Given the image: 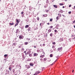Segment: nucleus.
I'll list each match as a JSON object with an SVG mask.
<instances>
[{
  "instance_id": "obj_1",
  "label": "nucleus",
  "mask_w": 75,
  "mask_h": 75,
  "mask_svg": "<svg viewBox=\"0 0 75 75\" xmlns=\"http://www.w3.org/2000/svg\"><path fill=\"white\" fill-rule=\"evenodd\" d=\"M19 38L20 39V40H21V39H23V35H21L19 36Z\"/></svg>"
},
{
  "instance_id": "obj_2",
  "label": "nucleus",
  "mask_w": 75,
  "mask_h": 75,
  "mask_svg": "<svg viewBox=\"0 0 75 75\" xmlns=\"http://www.w3.org/2000/svg\"><path fill=\"white\" fill-rule=\"evenodd\" d=\"M41 55L40 56V58H44V57H45V55H42V54H41Z\"/></svg>"
},
{
  "instance_id": "obj_3",
  "label": "nucleus",
  "mask_w": 75,
  "mask_h": 75,
  "mask_svg": "<svg viewBox=\"0 0 75 75\" xmlns=\"http://www.w3.org/2000/svg\"><path fill=\"white\" fill-rule=\"evenodd\" d=\"M63 38H61L59 39V41L60 42H62V41H63Z\"/></svg>"
},
{
  "instance_id": "obj_4",
  "label": "nucleus",
  "mask_w": 75,
  "mask_h": 75,
  "mask_svg": "<svg viewBox=\"0 0 75 75\" xmlns=\"http://www.w3.org/2000/svg\"><path fill=\"white\" fill-rule=\"evenodd\" d=\"M11 65L9 66V70L10 71H11Z\"/></svg>"
},
{
  "instance_id": "obj_5",
  "label": "nucleus",
  "mask_w": 75,
  "mask_h": 75,
  "mask_svg": "<svg viewBox=\"0 0 75 75\" xmlns=\"http://www.w3.org/2000/svg\"><path fill=\"white\" fill-rule=\"evenodd\" d=\"M38 55V54L36 53H34L33 54L34 57H37Z\"/></svg>"
},
{
  "instance_id": "obj_6",
  "label": "nucleus",
  "mask_w": 75,
  "mask_h": 75,
  "mask_svg": "<svg viewBox=\"0 0 75 75\" xmlns=\"http://www.w3.org/2000/svg\"><path fill=\"white\" fill-rule=\"evenodd\" d=\"M25 67H27V68H30V66L29 65H26Z\"/></svg>"
},
{
  "instance_id": "obj_7",
  "label": "nucleus",
  "mask_w": 75,
  "mask_h": 75,
  "mask_svg": "<svg viewBox=\"0 0 75 75\" xmlns=\"http://www.w3.org/2000/svg\"><path fill=\"white\" fill-rule=\"evenodd\" d=\"M53 6L54 8H58V6L57 5H53Z\"/></svg>"
},
{
  "instance_id": "obj_8",
  "label": "nucleus",
  "mask_w": 75,
  "mask_h": 75,
  "mask_svg": "<svg viewBox=\"0 0 75 75\" xmlns=\"http://www.w3.org/2000/svg\"><path fill=\"white\" fill-rule=\"evenodd\" d=\"M16 23H18V24L19 23V21H18V19H16Z\"/></svg>"
},
{
  "instance_id": "obj_9",
  "label": "nucleus",
  "mask_w": 75,
  "mask_h": 75,
  "mask_svg": "<svg viewBox=\"0 0 75 75\" xmlns=\"http://www.w3.org/2000/svg\"><path fill=\"white\" fill-rule=\"evenodd\" d=\"M25 45H27L28 44V42H24Z\"/></svg>"
},
{
  "instance_id": "obj_10",
  "label": "nucleus",
  "mask_w": 75,
  "mask_h": 75,
  "mask_svg": "<svg viewBox=\"0 0 75 75\" xmlns=\"http://www.w3.org/2000/svg\"><path fill=\"white\" fill-rule=\"evenodd\" d=\"M30 66H33V65H34V64H33V63H30Z\"/></svg>"
},
{
  "instance_id": "obj_11",
  "label": "nucleus",
  "mask_w": 75,
  "mask_h": 75,
  "mask_svg": "<svg viewBox=\"0 0 75 75\" xmlns=\"http://www.w3.org/2000/svg\"><path fill=\"white\" fill-rule=\"evenodd\" d=\"M62 47H59L58 48V51H59V50H61L62 49Z\"/></svg>"
},
{
  "instance_id": "obj_12",
  "label": "nucleus",
  "mask_w": 75,
  "mask_h": 75,
  "mask_svg": "<svg viewBox=\"0 0 75 75\" xmlns=\"http://www.w3.org/2000/svg\"><path fill=\"white\" fill-rule=\"evenodd\" d=\"M29 27V26L28 25H26L25 26V28H28Z\"/></svg>"
},
{
  "instance_id": "obj_13",
  "label": "nucleus",
  "mask_w": 75,
  "mask_h": 75,
  "mask_svg": "<svg viewBox=\"0 0 75 75\" xmlns=\"http://www.w3.org/2000/svg\"><path fill=\"white\" fill-rule=\"evenodd\" d=\"M9 24L10 25H14V23H9Z\"/></svg>"
},
{
  "instance_id": "obj_14",
  "label": "nucleus",
  "mask_w": 75,
  "mask_h": 75,
  "mask_svg": "<svg viewBox=\"0 0 75 75\" xmlns=\"http://www.w3.org/2000/svg\"><path fill=\"white\" fill-rule=\"evenodd\" d=\"M51 29H49V30H48V32H49V33H50V32H51Z\"/></svg>"
},
{
  "instance_id": "obj_15",
  "label": "nucleus",
  "mask_w": 75,
  "mask_h": 75,
  "mask_svg": "<svg viewBox=\"0 0 75 75\" xmlns=\"http://www.w3.org/2000/svg\"><path fill=\"white\" fill-rule=\"evenodd\" d=\"M37 74H39V73H40V71H37L36 72V73Z\"/></svg>"
},
{
  "instance_id": "obj_16",
  "label": "nucleus",
  "mask_w": 75,
  "mask_h": 75,
  "mask_svg": "<svg viewBox=\"0 0 75 75\" xmlns=\"http://www.w3.org/2000/svg\"><path fill=\"white\" fill-rule=\"evenodd\" d=\"M30 51H29L27 52V54H30Z\"/></svg>"
},
{
  "instance_id": "obj_17",
  "label": "nucleus",
  "mask_w": 75,
  "mask_h": 75,
  "mask_svg": "<svg viewBox=\"0 0 75 75\" xmlns=\"http://www.w3.org/2000/svg\"><path fill=\"white\" fill-rule=\"evenodd\" d=\"M59 6H63L64 5V4H63V3H62V4L60 3L59 4Z\"/></svg>"
},
{
  "instance_id": "obj_18",
  "label": "nucleus",
  "mask_w": 75,
  "mask_h": 75,
  "mask_svg": "<svg viewBox=\"0 0 75 75\" xmlns=\"http://www.w3.org/2000/svg\"><path fill=\"white\" fill-rule=\"evenodd\" d=\"M56 61H57V59L56 60H55V62L54 63H53L52 64H51V65H53V64H55V62Z\"/></svg>"
},
{
  "instance_id": "obj_19",
  "label": "nucleus",
  "mask_w": 75,
  "mask_h": 75,
  "mask_svg": "<svg viewBox=\"0 0 75 75\" xmlns=\"http://www.w3.org/2000/svg\"><path fill=\"white\" fill-rule=\"evenodd\" d=\"M30 29H31L30 28H29L28 29V31H31V30H30Z\"/></svg>"
},
{
  "instance_id": "obj_20",
  "label": "nucleus",
  "mask_w": 75,
  "mask_h": 75,
  "mask_svg": "<svg viewBox=\"0 0 75 75\" xmlns=\"http://www.w3.org/2000/svg\"><path fill=\"white\" fill-rule=\"evenodd\" d=\"M52 33H51L50 34V37H52Z\"/></svg>"
},
{
  "instance_id": "obj_21",
  "label": "nucleus",
  "mask_w": 75,
  "mask_h": 75,
  "mask_svg": "<svg viewBox=\"0 0 75 75\" xmlns=\"http://www.w3.org/2000/svg\"><path fill=\"white\" fill-rule=\"evenodd\" d=\"M53 45H55V44H56V43H55V42H52V43Z\"/></svg>"
},
{
  "instance_id": "obj_22",
  "label": "nucleus",
  "mask_w": 75,
  "mask_h": 75,
  "mask_svg": "<svg viewBox=\"0 0 75 75\" xmlns=\"http://www.w3.org/2000/svg\"><path fill=\"white\" fill-rule=\"evenodd\" d=\"M18 23H16L15 25V27H16V26H17V25H18Z\"/></svg>"
},
{
  "instance_id": "obj_23",
  "label": "nucleus",
  "mask_w": 75,
  "mask_h": 75,
  "mask_svg": "<svg viewBox=\"0 0 75 75\" xmlns=\"http://www.w3.org/2000/svg\"><path fill=\"white\" fill-rule=\"evenodd\" d=\"M37 20H38V21H39V20H40V18H39V17H37Z\"/></svg>"
},
{
  "instance_id": "obj_24",
  "label": "nucleus",
  "mask_w": 75,
  "mask_h": 75,
  "mask_svg": "<svg viewBox=\"0 0 75 75\" xmlns=\"http://www.w3.org/2000/svg\"><path fill=\"white\" fill-rule=\"evenodd\" d=\"M60 13H63V11L61 10H60Z\"/></svg>"
},
{
  "instance_id": "obj_25",
  "label": "nucleus",
  "mask_w": 75,
  "mask_h": 75,
  "mask_svg": "<svg viewBox=\"0 0 75 75\" xmlns=\"http://www.w3.org/2000/svg\"><path fill=\"white\" fill-rule=\"evenodd\" d=\"M53 57V55H52V54H50V57Z\"/></svg>"
},
{
  "instance_id": "obj_26",
  "label": "nucleus",
  "mask_w": 75,
  "mask_h": 75,
  "mask_svg": "<svg viewBox=\"0 0 75 75\" xmlns=\"http://www.w3.org/2000/svg\"><path fill=\"white\" fill-rule=\"evenodd\" d=\"M19 31V30H18V29H17L16 30V33H18Z\"/></svg>"
},
{
  "instance_id": "obj_27",
  "label": "nucleus",
  "mask_w": 75,
  "mask_h": 75,
  "mask_svg": "<svg viewBox=\"0 0 75 75\" xmlns=\"http://www.w3.org/2000/svg\"><path fill=\"white\" fill-rule=\"evenodd\" d=\"M4 57H5V58H6V57H7V54H5L4 55Z\"/></svg>"
},
{
  "instance_id": "obj_28",
  "label": "nucleus",
  "mask_w": 75,
  "mask_h": 75,
  "mask_svg": "<svg viewBox=\"0 0 75 75\" xmlns=\"http://www.w3.org/2000/svg\"><path fill=\"white\" fill-rule=\"evenodd\" d=\"M15 71V69H13V72L14 73V72Z\"/></svg>"
},
{
  "instance_id": "obj_29",
  "label": "nucleus",
  "mask_w": 75,
  "mask_h": 75,
  "mask_svg": "<svg viewBox=\"0 0 75 75\" xmlns=\"http://www.w3.org/2000/svg\"><path fill=\"white\" fill-rule=\"evenodd\" d=\"M59 19V16H57L56 18V19L58 20Z\"/></svg>"
},
{
  "instance_id": "obj_30",
  "label": "nucleus",
  "mask_w": 75,
  "mask_h": 75,
  "mask_svg": "<svg viewBox=\"0 0 75 75\" xmlns=\"http://www.w3.org/2000/svg\"><path fill=\"white\" fill-rule=\"evenodd\" d=\"M50 28H53V26H51L50 27Z\"/></svg>"
},
{
  "instance_id": "obj_31",
  "label": "nucleus",
  "mask_w": 75,
  "mask_h": 75,
  "mask_svg": "<svg viewBox=\"0 0 75 75\" xmlns=\"http://www.w3.org/2000/svg\"><path fill=\"white\" fill-rule=\"evenodd\" d=\"M50 21H52V18H51L50 19Z\"/></svg>"
},
{
  "instance_id": "obj_32",
  "label": "nucleus",
  "mask_w": 75,
  "mask_h": 75,
  "mask_svg": "<svg viewBox=\"0 0 75 75\" xmlns=\"http://www.w3.org/2000/svg\"><path fill=\"white\" fill-rule=\"evenodd\" d=\"M21 50L22 51H24V49L23 48H22L21 49Z\"/></svg>"
},
{
  "instance_id": "obj_33",
  "label": "nucleus",
  "mask_w": 75,
  "mask_h": 75,
  "mask_svg": "<svg viewBox=\"0 0 75 75\" xmlns=\"http://www.w3.org/2000/svg\"><path fill=\"white\" fill-rule=\"evenodd\" d=\"M54 31L55 33H57V32H58V31H57V30H54Z\"/></svg>"
},
{
  "instance_id": "obj_34",
  "label": "nucleus",
  "mask_w": 75,
  "mask_h": 75,
  "mask_svg": "<svg viewBox=\"0 0 75 75\" xmlns=\"http://www.w3.org/2000/svg\"><path fill=\"white\" fill-rule=\"evenodd\" d=\"M46 11V12H48V11H49V10H46V11Z\"/></svg>"
},
{
  "instance_id": "obj_35",
  "label": "nucleus",
  "mask_w": 75,
  "mask_h": 75,
  "mask_svg": "<svg viewBox=\"0 0 75 75\" xmlns=\"http://www.w3.org/2000/svg\"><path fill=\"white\" fill-rule=\"evenodd\" d=\"M24 53H25V55H27V54H26V51H24Z\"/></svg>"
},
{
  "instance_id": "obj_36",
  "label": "nucleus",
  "mask_w": 75,
  "mask_h": 75,
  "mask_svg": "<svg viewBox=\"0 0 75 75\" xmlns=\"http://www.w3.org/2000/svg\"><path fill=\"white\" fill-rule=\"evenodd\" d=\"M29 57H31V56H32V55L31 54H29Z\"/></svg>"
},
{
  "instance_id": "obj_37",
  "label": "nucleus",
  "mask_w": 75,
  "mask_h": 75,
  "mask_svg": "<svg viewBox=\"0 0 75 75\" xmlns=\"http://www.w3.org/2000/svg\"><path fill=\"white\" fill-rule=\"evenodd\" d=\"M40 61H42V60H43V59H42V58H41L40 59Z\"/></svg>"
},
{
  "instance_id": "obj_38",
  "label": "nucleus",
  "mask_w": 75,
  "mask_h": 75,
  "mask_svg": "<svg viewBox=\"0 0 75 75\" xmlns=\"http://www.w3.org/2000/svg\"><path fill=\"white\" fill-rule=\"evenodd\" d=\"M44 61H46V60H47V59L45 58L44 59Z\"/></svg>"
},
{
  "instance_id": "obj_39",
  "label": "nucleus",
  "mask_w": 75,
  "mask_h": 75,
  "mask_svg": "<svg viewBox=\"0 0 75 75\" xmlns=\"http://www.w3.org/2000/svg\"><path fill=\"white\" fill-rule=\"evenodd\" d=\"M69 14H71V11H69L68 12Z\"/></svg>"
},
{
  "instance_id": "obj_40",
  "label": "nucleus",
  "mask_w": 75,
  "mask_h": 75,
  "mask_svg": "<svg viewBox=\"0 0 75 75\" xmlns=\"http://www.w3.org/2000/svg\"><path fill=\"white\" fill-rule=\"evenodd\" d=\"M55 48V46H53L52 47V48Z\"/></svg>"
},
{
  "instance_id": "obj_41",
  "label": "nucleus",
  "mask_w": 75,
  "mask_h": 75,
  "mask_svg": "<svg viewBox=\"0 0 75 75\" xmlns=\"http://www.w3.org/2000/svg\"><path fill=\"white\" fill-rule=\"evenodd\" d=\"M74 23H75V20L73 22V24H74Z\"/></svg>"
},
{
  "instance_id": "obj_42",
  "label": "nucleus",
  "mask_w": 75,
  "mask_h": 75,
  "mask_svg": "<svg viewBox=\"0 0 75 75\" xmlns=\"http://www.w3.org/2000/svg\"><path fill=\"white\" fill-rule=\"evenodd\" d=\"M24 15L23 14L22 16V17H24Z\"/></svg>"
},
{
  "instance_id": "obj_43",
  "label": "nucleus",
  "mask_w": 75,
  "mask_h": 75,
  "mask_svg": "<svg viewBox=\"0 0 75 75\" xmlns=\"http://www.w3.org/2000/svg\"><path fill=\"white\" fill-rule=\"evenodd\" d=\"M24 13V12H21V14H23Z\"/></svg>"
},
{
  "instance_id": "obj_44",
  "label": "nucleus",
  "mask_w": 75,
  "mask_h": 75,
  "mask_svg": "<svg viewBox=\"0 0 75 75\" xmlns=\"http://www.w3.org/2000/svg\"><path fill=\"white\" fill-rule=\"evenodd\" d=\"M37 73H35L34 74V75H37Z\"/></svg>"
},
{
  "instance_id": "obj_45",
  "label": "nucleus",
  "mask_w": 75,
  "mask_h": 75,
  "mask_svg": "<svg viewBox=\"0 0 75 75\" xmlns=\"http://www.w3.org/2000/svg\"><path fill=\"white\" fill-rule=\"evenodd\" d=\"M45 44H43V46H45Z\"/></svg>"
},
{
  "instance_id": "obj_46",
  "label": "nucleus",
  "mask_w": 75,
  "mask_h": 75,
  "mask_svg": "<svg viewBox=\"0 0 75 75\" xmlns=\"http://www.w3.org/2000/svg\"><path fill=\"white\" fill-rule=\"evenodd\" d=\"M71 7V5H70L69 6V7Z\"/></svg>"
},
{
  "instance_id": "obj_47",
  "label": "nucleus",
  "mask_w": 75,
  "mask_h": 75,
  "mask_svg": "<svg viewBox=\"0 0 75 75\" xmlns=\"http://www.w3.org/2000/svg\"><path fill=\"white\" fill-rule=\"evenodd\" d=\"M34 48H36V46H34Z\"/></svg>"
},
{
  "instance_id": "obj_48",
  "label": "nucleus",
  "mask_w": 75,
  "mask_h": 75,
  "mask_svg": "<svg viewBox=\"0 0 75 75\" xmlns=\"http://www.w3.org/2000/svg\"><path fill=\"white\" fill-rule=\"evenodd\" d=\"M62 8H65V6H63Z\"/></svg>"
},
{
  "instance_id": "obj_49",
  "label": "nucleus",
  "mask_w": 75,
  "mask_h": 75,
  "mask_svg": "<svg viewBox=\"0 0 75 75\" xmlns=\"http://www.w3.org/2000/svg\"><path fill=\"white\" fill-rule=\"evenodd\" d=\"M55 50H56V48L54 49V51H55Z\"/></svg>"
},
{
  "instance_id": "obj_50",
  "label": "nucleus",
  "mask_w": 75,
  "mask_h": 75,
  "mask_svg": "<svg viewBox=\"0 0 75 75\" xmlns=\"http://www.w3.org/2000/svg\"><path fill=\"white\" fill-rule=\"evenodd\" d=\"M47 24H48V25H49L50 24V23H48Z\"/></svg>"
},
{
  "instance_id": "obj_51",
  "label": "nucleus",
  "mask_w": 75,
  "mask_h": 75,
  "mask_svg": "<svg viewBox=\"0 0 75 75\" xmlns=\"http://www.w3.org/2000/svg\"><path fill=\"white\" fill-rule=\"evenodd\" d=\"M75 37L74 38H73V39H75Z\"/></svg>"
},
{
  "instance_id": "obj_52",
  "label": "nucleus",
  "mask_w": 75,
  "mask_h": 75,
  "mask_svg": "<svg viewBox=\"0 0 75 75\" xmlns=\"http://www.w3.org/2000/svg\"><path fill=\"white\" fill-rule=\"evenodd\" d=\"M74 28H75V25H74Z\"/></svg>"
},
{
  "instance_id": "obj_53",
  "label": "nucleus",
  "mask_w": 75,
  "mask_h": 75,
  "mask_svg": "<svg viewBox=\"0 0 75 75\" xmlns=\"http://www.w3.org/2000/svg\"><path fill=\"white\" fill-rule=\"evenodd\" d=\"M72 72H74V70H73V71H72Z\"/></svg>"
},
{
  "instance_id": "obj_54",
  "label": "nucleus",
  "mask_w": 75,
  "mask_h": 75,
  "mask_svg": "<svg viewBox=\"0 0 75 75\" xmlns=\"http://www.w3.org/2000/svg\"><path fill=\"white\" fill-rule=\"evenodd\" d=\"M64 1H67V0H64Z\"/></svg>"
},
{
  "instance_id": "obj_55",
  "label": "nucleus",
  "mask_w": 75,
  "mask_h": 75,
  "mask_svg": "<svg viewBox=\"0 0 75 75\" xmlns=\"http://www.w3.org/2000/svg\"><path fill=\"white\" fill-rule=\"evenodd\" d=\"M41 24H42V23H40V25H41Z\"/></svg>"
},
{
  "instance_id": "obj_56",
  "label": "nucleus",
  "mask_w": 75,
  "mask_h": 75,
  "mask_svg": "<svg viewBox=\"0 0 75 75\" xmlns=\"http://www.w3.org/2000/svg\"><path fill=\"white\" fill-rule=\"evenodd\" d=\"M62 16H63V17H64V15H62Z\"/></svg>"
},
{
  "instance_id": "obj_57",
  "label": "nucleus",
  "mask_w": 75,
  "mask_h": 75,
  "mask_svg": "<svg viewBox=\"0 0 75 75\" xmlns=\"http://www.w3.org/2000/svg\"><path fill=\"white\" fill-rule=\"evenodd\" d=\"M58 15H59V13H58Z\"/></svg>"
},
{
  "instance_id": "obj_58",
  "label": "nucleus",
  "mask_w": 75,
  "mask_h": 75,
  "mask_svg": "<svg viewBox=\"0 0 75 75\" xmlns=\"http://www.w3.org/2000/svg\"><path fill=\"white\" fill-rule=\"evenodd\" d=\"M60 17H61V15L60 14Z\"/></svg>"
},
{
  "instance_id": "obj_59",
  "label": "nucleus",
  "mask_w": 75,
  "mask_h": 75,
  "mask_svg": "<svg viewBox=\"0 0 75 75\" xmlns=\"http://www.w3.org/2000/svg\"><path fill=\"white\" fill-rule=\"evenodd\" d=\"M74 8H75V6L74 7Z\"/></svg>"
},
{
  "instance_id": "obj_60",
  "label": "nucleus",
  "mask_w": 75,
  "mask_h": 75,
  "mask_svg": "<svg viewBox=\"0 0 75 75\" xmlns=\"http://www.w3.org/2000/svg\"><path fill=\"white\" fill-rule=\"evenodd\" d=\"M47 1H48V0H46Z\"/></svg>"
},
{
  "instance_id": "obj_61",
  "label": "nucleus",
  "mask_w": 75,
  "mask_h": 75,
  "mask_svg": "<svg viewBox=\"0 0 75 75\" xmlns=\"http://www.w3.org/2000/svg\"><path fill=\"white\" fill-rule=\"evenodd\" d=\"M45 52H43V54H45Z\"/></svg>"
},
{
  "instance_id": "obj_62",
  "label": "nucleus",
  "mask_w": 75,
  "mask_h": 75,
  "mask_svg": "<svg viewBox=\"0 0 75 75\" xmlns=\"http://www.w3.org/2000/svg\"><path fill=\"white\" fill-rule=\"evenodd\" d=\"M49 10H50V8Z\"/></svg>"
},
{
  "instance_id": "obj_63",
  "label": "nucleus",
  "mask_w": 75,
  "mask_h": 75,
  "mask_svg": "<svg viewBox=\"0 0 75 75\" xmlns=\"http://www.w3.org/2000/svg\"><path fill=\"white\" fill-rule=\"evenodd\" d=\"M14 75H16V74H15Z\"/></svg>"
},
{
  "instance_id": "obj_64",
  "label": "nucleus",
  "mask_w": 75,
  "mask_h": 75,
  "mask_svg": "<svg viewBox=\"0 0 75 75\" xmlns=\"http://www.w3.org/2000/svg\"><path fill=\"white\" fill-rule=\"evenodd\" d=\"M29 61H31V59H30V60H29Z\"/></svg>"
}]
</instances>
